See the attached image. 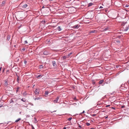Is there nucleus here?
<instances>
[{
  "label": "nucleus",
  "mask_w": 129,
  "mask_h": 129,
  "mask_svg": "<svg viewBox=\"0 0 129 129\" xmlns=\"http://www.w3.org/2000/svg\"><path fill=\"white\" fill-rule=\"evenodd\" d=\"M109 29V27H107L105 28V31L108 30Z\"/></svg>",
  "instance_id": "2f4dec72"
},
{
  "label": "nucleus",
  "mask_w": 129,
  "mask_h": 129,
  "mask_svg": "<svg viewBox=\"0 0 129 129\" xmlns=\"http://www.w3.org/2000/svg\"><path fill=\"white\" fill-rule=\"evenodd\" d=\"M67 58V57L66 56H63V58L64 59H66Z\"/></svg>",
  "instance_id": "c85d7f7f"
},
{
  "label": "nucleus",
  "mask_w": 129,
  "mask_h": 129,
  "mask_svg": "<svg viewBox=\"0 0 129 129\" xmlns=\"http://www.w3.org/2000/svg\"><path fill=\"white\" fill-rule=\"evenodd\" d=\"M34 92L36 95H38L39 94V90L38 88H37L34 91Z\"/></svg>",
  "instance_id": "f257e3e1"
},
{
  "label": "nucleus",
  "mask_w": 129,
  "mask_h": 129,
  "mask_svg": "<svg viewBox=\"0 0 129 129\" xmlns=\"http://www.w3.org/2000/svg\"><path fill=\"white\" fill-rule=\"evenodd\" d=\"M34 100H37V98H35V99H34Z\"/></svg>",
  "instance_id": "8fccbe9b"
},
{
  "label": "nucleus",
  "mask_w": 129,
  "mask_h": 129,
  "mask_svg": "<svg viewBox=\"0 0 129 129\" xmlns=\"http://www.w3.org/2000/svg\"><path fill=\"white\" fill-rule=\"evenodd\" d=\"M19 87H18L16 89V91L17 92V91H18L19 90Z\"/></svg>",
  "instance_id": "a878e982"
},
{
  "label": "nucleus",
  "mask_w": 129,
  "mask_h": 129,
  "mask_svg": "<svg viewBox=\"0 0 129 129\" xmlns=\"http://www.w3.org/2000/svg\"><path fill=\"white\" fill-rule=\"evenodd\" d=\"M45 8V7H44V6H43V7H42V8Z\"/></svg>",
  "instance_id": "5fc2aeb1"
},
{
  "label": "nucleus",
  "mask_w": 129,
  "mask_h": 129,
  "mask_svg": "<svg viewBox=\"0 0 129 129\" xmlns=\"http://www.w3.org/2000/svg\"><path fill=\"white\" fill-rule=\"evenodd\" d=\"M21 112H20L19 113H20V114H21Z\"/></svg>",
  "instance_id": "6e6d98bb"
},
{
  "label": "nucleus",
  "mask_w": 129,
  "mask_h": 129,
  "mask_svg": "<svg viewBox=\"0 0 129 129\" xmlns=\"http://www.w3.org/2000/svg\"><path fill=\"white\" fill-rule=\"evenodd\" d=\"M47 42H49V40H47Z\"/></svg>",
  "instance_id": "864d4df0"
},
{
  "label": "nucleus",
  "mask_w": 129,
  "mask_h": 129,
  "mask_svg": "<svg viewBox=\"0 0 129 129\" xmlns=\"http://www.w3.org/2000/svg\"><path fill=\"white\" fill-rule=\"evenodd\" d=\"M1 107V106H0V107Z\"/></svg>",
  "instance_id": "774afa93"
},
{
  "label": "nucleus",
  "mask_w": 129,
  "mask_h": 129,
  "mask_svg": "<svg viewBox=\"0 0 129 129\" xmlns=\"http://www.w3.org/2000/svg\"><path fill=\"white\" fill-rule=\"evenodd\" d=\"M42 76L41 75H39L38 76H37L36 77L37 78H39L40 77H41Z\"/></svg>",
  "instance_id": "412c9836"
},
{
  "label": "nucleus",
  "mask_w": 129,
  "mask_h": 129,
  "mask_svg": "<svg viewBox=\"0 0 129 129\" xmlns=\"http://www.w3.org/2000/svg\"><path fill=\"white\" fill-rule=\"evenodd\" d=\"M4 85L5 86L7 87L8 85V83L6 80H5L4 81Z\"/></svg>",
  "instance_id": "423d86ee"
},
{
  "label": "nucleus",
  "mask_w": 129,
  "mask_h": 129,
  "mask_svg": "<svg viewBox=\"0 0 129 129\" xmlns=\"http://www.w3.org/2000/svg\"><path fill=\"white\" fill-rule=\"evenodd\" d=\"M2 69V67L0 68V71H1Z\"/></svg>",
  "instance_id": "de8ad7c7"
},
{
  "label": "nucleus",
  "mask_w": 129,
  "mask_h": 129,
  "mask_svg": "<svg viewBox=\"0 0 129 129\" xmlns=\"http://www.w3.org/2000/svg\"><path fill=\"white\" fill-rule=\"evenodd\" d=\"M26 63H27V61L25 60H24V63H25V64H26Z\"/></svg>",
  "instance_id": "e433bc0d"
},
{
  "label": "nucleus",
  "mask_w": 129,
  "mask_h": 129,
  "mask_svg": "<svg viewBox=\"0 0 129 129\" xmlns=\"http://www.w3.org/2000/svg\"><path fill=\"white\" fill-rule=\"evenodd\" d=\"M111 1V0H108V2H110Z\"/></svg>",
  "instance_id": "3c124183"
},
{
  "label": "nucleus",
  "mask_w": 129,
  "mask_h": 129,
  "mask_svg": "<svg viewBox=\"0 0 129 129\" xmlns=\"http://www.w3.org/2000/svg\"><path fill=\"white\" fill-rule=\"evenodd\" d=\"M42 99V97H39L37 98V100H39L41 99Z\"/></svg>",
  "instance_id": "aec40b11"
},
{
  "label": "nucleus",
  "mask_w": 129,
  "mask_h": 129,
  "mask_svg": "<svg viewBox=\"0 0 129 129\" xmlns=\"http://www.w3.org/2000/svg\"><path fill=\"white\" fill-rule=\"evenodd\" d=\"M103 8V7L102 6H101L99 8Z\"/></svg>",
  "instance_id": "a18cd8bd"
},
{
  "label": "nucleus",
  "mask_w": 129,
  "mask_h": 129,
  "mask_svg": "<svg viewBox=\"0 0 129 129\" xmlns=\"http://www.w3.org/2000/svg\"><path fill=\"white\" fill-rule=\"evenodd\" d=\"M106 10H105V13L106 12ZM105 14H107L106 13H105Z\"/></svg>",
  "instance_id": "13d9d810"
},
{
  "label": "nucleus",
  "mask_w": 129,
  "mask_h": 129,
  "mask_svg": "<svg viewBox=\"0 0 129 129\" xmlns=\"http://www.w3.org/2000/svg\"><path fill=\"white\" fill-rule=\"evenodd\" d=\"M108 117V116H107V117H105V119L107 118Z\"/></svg>",
  "instance_id": "49530a36"
},
{
  "label": "nucleus",
  "mask_w": 129,
  "mask_h": 129,
  "mask_svg": "<svg viewBox=\"0 0 129 129\" xmlns=\"http://www.w3.org/2000/svg\"><path fill=\"white\" fill-rule=\"evenodd\" d=\"M5 1H3L2 2V4H1L2 6H3V5L5 4Z\"/></svg>",
  "instance_id": "a211bd4d"
},
{
  "label": "nucleus",
  "mask_w": 129,
  "mask_h": 129,
  "mask_svg": "<svg viewBox=\"0 0 129 129\" xmlns=\"http://www.w3.org/2000/svg\"><path fill=\"white\" fill-rule=\"evenodd\" d=\"M21 119L20 118H18L16 120H15V122H17L19 121L20 120H21Z\"/></svg>",
  "instance_id": "4468645a"
},
{
  "label": "nucleus",
  "mask_w": 129,
  "mask_h": 129,
  "mask_svg": "<svg viewBox=\"0 0 129 129\" xmlns=\"http://www.w3.org/2000/svg\"><path fill=\"white\" fill-rule=\"evenodd\" d=\"M77 115H78V114H76V115H75L76 116Z\"/></svg>",
  "instance_id": "680f3d73"
},
{
  "label": "nucleus",
  "mask_w": 129,
  "mask_h": 129,
  "mask_svg": "<svg viewBox=\"0 0 129 129\" xmlns=\"http://www.w3.org/2000/svg\"><path fill=\"white\" fill-rule=\"evenodd\" d=\"M115 42L119 43L120 42V41L119 40H116L115 41Z\"/></svg>",
  "instance_id": "b1692460"
},
{
  "label": "nucleus",
  "mask_w": 129,
  "mask_h": 129,
  "mask_svg": "<svg viewBox=\"0 0 129 129\" xmlns=\"http://www.w3.org/2000/svg\"><path fill=\"white\" fill-rule=\"evenodd\" d=\"M72 54V52H71V53H69L68 55V56H70V55Z\"/></svg>",
  "instance_id": "5701e85b"
},
{
  "label": "nucleus",
  "mask_w": 129,
  "mask_h": 129,
  "mask_svg": "<svg viewBox=\"0 0 129 129\" xmlns=\"http://www.w3.org/2000/svg\"><path fill=\"white\" fill-rule=\"evenodd\" d=\"M129 28V25L128 26L126 27L124 29V31H126L128 30V29Z\"/></svg>",
  "instance_id": "0eeeda50"
},
{
  "label": "nucleus",
  "mask_w": 129,
  "mask_h": 129,
  "mask_svg": "<svg viewBox=\"0 0 129 129\" xmlns=\"http://www.w3.org/2000/svg\"><path fill=\"white\" fill-rule=\"evenodd\" d=\"M106 120H105V124L106 123Z\"/></svg>",
  "instance_id": "bf43d9fd"
},
{
  "label": "nucleus",
  "mask_w": 129,
  "mask_h": 129,
  "mask_svg": "<svg viewBox=\"0 0 129 129\" xmlns=\"http://www.w3.org/2000/svg\"><path fill=\"white\" fill-rule=\"evenodd\" d=\"M59 99V97L57 96L56 99L55 100H54L53 101L54 103H57V102L58 101Z\"/></svg>",
  "instance_id": "7ed1b4c3"
},
{
  "label": "nucleus",
  "mask_w": 129,
  "mask_h": 129,
  "mask_svg": "<svg viewBox=\"0 0 129 129\" xmlns=\"http://www.w3.org/2000/svg\"><path fill=\"white\" fill-rule=\"evenodd\" d=\"M13 103V101L12 100H11V101L10 102V103Z\"/></svg>",
  "instance_id": "4c0bfd02"
},
{
  "label": "nucleus",
  "mask_w": 129,
  "mask_h": 129,
  "mask_svg": "<svg viewBox=\"0 0 129 129\" xmlns=\"http://www.w3.org/2000/svg\"><path fill=\"white\" fill-rule=\"evenodd\" d=\"M105 111H106V108H105Z\"/></svg>",
  "instance_id": "0e129e2a"
},
{
  "label": "nucleus",
  "mask_w": 129,
  "mask_h": 129,
  "mask_svg": "<svg viewBox=\"0 0 129 129\" xmlns=\"http://www.w3.org/2000/svg\"><path fill=\"white\" fill-rule=\"evenodd\" d=\"M104 82V80H101L99 82V84H102V85L103 86L104 85V83H103V82Z\"/></svg>",
  "instance_id": "20e7f679"
},
{
  "label": "nucleus",
  "mask_w": 129,
  "mask_h": 129,
  "mask_svg": "<svg viewBox=\"0 0 129 129\" xmlns=\"http://www.w3.org/2000/svg\"><path fill=\"white\" fill-rule=\"evenodd\" d=\"M55 111H53V112H55Z\"/></svg>",
  "instance_id": "69168bd1"
},
{
  "label": "nucleus",
  "mask_w": 129,
  "mask_h": 129,
  "mask_svg": "<svg viewBox=\"0 0 129 129\" xmlns=\"http://www.w3.org/2000/svg\"><path fill=\"white\" fill-rule=\"evenodd\" d=\"M92 129H94V128H92Z\"/></svg>",
  "instance_id": "338daca9"
},
{
  "label": "nucleus",
  "mask_w": 129,
  "mask_h": 129,
  "mask_svg": "<svg viewBox=\"0 0 129 129\" xmlns=\"http://www.w3.org/2000/svg\"><path fill=\"white\" fill-rule=\"evenodd\" d=\"M43 54L44 55H47L48 54V52L46 51H44L43 52Z\"/></svg>",
  "instance_id": "9d476101"
},
{
  "label": "nucleus",
  "mask_w": 129,
  "mask_h": 129,
  "mask_svg": "<svg viewBox=\"0 0 129 129\" xmlns=\"http://www.w3.org/2000/svg\"><path fill=\"white\" fill-rule=\"evenodd\" d=\"M21 100L23 102H25V99H24V100H23V99H21Z\"/></svg>",
  "instance_id": "bb28decb"
},
{
  "label": "nucleus",
  "mask_w": 129,
  "mask_h": 129,
  "mask_svg": "<svg viewBox=\"0 0 129 129\" xmlns=\"http://www.w3.org/2000/svg\"><path fill=\"white\" fill-rule=\"evenodd\" d=\"M108 69H107V67H106V66H105V70H108Z\"/></svg>",
  "instance_id": "c03bdc74"
},
{
  "label": "nucleus",
  "mask_w": 129,
  "mask_h": 129,
  "mask_svg": "<svg viewBox=\"0 0 129 129\" xmlns=\"http://www.w3.org/2000/svg\"><path fill=\"white\" fill-rule=\"evenodd\" d=\"M34 119H35V121H34V122L35 123H36L37 122V120H36V118L35 117V118H34Z\"/></svg>",
  "instance_id": "cd10ccee"
},
{
  "label": "nucleus",
  "mask_w": 129,
  "mask_h": 129,
  "mask_svg": "<svg viewBox=\"0 0 129 129\" xmlns=\"http://www.w3.org/2000/svg\"><path fill=\"white\" fill-rule=\"evenodd\" d=\"M32 129H35L33 125H32Z\"/></svg>",
  "instance_id": "ea45409f"
},
{
  "label": "nucleus",
  "mask_w": 129,
  "mask_h": 129,
  "mask_svg": "<svg viewBox=\"0 0 129 129\" xmlns=\"http://www.w3.org/2000/svg\"><path fill=\"white\" fill-rule=\"evenodd\" d=\"M27 42L26 40H25L24 41V44H27Z\"/></svg>",
  "instance_id": "72a5a7b5"
},
{
  "label": "nucleus",
  "mask_w": 129,
  "mask_h": 129,
  "mask_svg": "<svg viewBox=\"0 0 129 129\" xmlns=\"http://www.w3.org/2000/svg\"><path fill=\"white\" fill-rule=\"evenodd\" d=\"M109 108H112L114 110H115V109L114 108H113V107H109Z\"/></svg>",
  "instance_id": "c9c22d12"
},
{
  "label": "nucleus",
  "mask_w": 129,
  "mask_h": 129,
  "mask_svg": "<svg viewBox=\"0 0 129 129\" xmlns=\"http://www.w3.org/2000/svg\"><path fill=\"white\" fill-rule=\"evenodd\" d=\"M48 93V91H45V95H47Z\"/></svg>",
  "instance_id": "6ab92c4d"
},
{
  "label": "nucleus",
  "mask_w": 129,
  "mask_h": 129,
  "mask_svg": "<svg viewBox=\"0 0 129 129\" xmlns=\"http://www.w3.org/2000/svg\"><path fill=\"white\" fill-rule=\"evenodd\" d=\"M72 118V117H70L68 119V120L69 121H70L71 120Z\"/></svg>",
  "instance_id": "393cba45"
},
{
  "label": "nucleus",
  "mask_w": 129,
  "mask_h": 129,
  "mask_svg": "<svg viewBox=\"0 0 129 129\" xmlns=\"http://www.w3.org/2000/svg\"><path fill=\"white\" fill-rule=\"evenodd\" d=\"M57 29L59 31L61 30V29L60 26H58L57 27Z\"/></svg>",
  "instance_id": "2eb2a0df"
},
{
  "label": "nucleus",
  "mask_w": 129,
  "mask_h": 129,
  "mask_svg": "<svg viewBox=\"0 0 129 129\" xmlns=\"http://www.w3.org/2000/svg\"><path fill=\"white\" fill-rule=\"evenodd\" d=\"M80 26V25H79L76 24L74 26H73L72 28L74 29H78L79 28Z\"/></svg>",
  "instance_id": "f03ea898"
},
{
  "label": "nucleus",
  "mask_w": 129,
  "mask_h": 129,
  "mask_svg": "<svg viewBox=\"0 0 129 129\" xmlns=\"http://www.w3.org/2000/svg\"><path fill=\"white\" fill-rule=\"evenodd\" d=\"M110 106V105H106L105 106V107H109Z\"/></svg>",
  "instance_id": "c756f323"
},
{
  "label": "nucleus",
  "mask_w": 129,
  "mask_h": 129,
  "mask_svg": "<svg viewBox=\"0 0 129 129\" xmlns=\"http://www.w3.org/2000/svg\"><path fill=\"white\" fill-rule=\"evenodd\" d=\"M23 94L24 96H25L27 94V93H26V92L25 91L23 92Z\"/></svg>",
  "instance_id": "dca6fc26"
},
{
  "label": "nucleus",
  "mask_w": 129,
  "mask_h": 129,
  "mask_svg": "<svg viewBox=\"0 0 129 129\" xmlns=\"http://www.w3.org/2000/svg\"><path fill=\"white\" fill-rule=\"evenodd\" d=\"M97 31L96 30H91L90 31V33H97Z\"/></svg>",
  "instance_id": "6e6552de"
},
{
  "label": "nucleus",
  "mask_w": 129,
  "mask_h": 129,
  "mask_svg": "<svg viewBox=\"0 0 129 129\" xmlns=\"http://www.w3.org/2000/svg\"><path fill=\"white\" fill-rule=\"evenodd\" d=\"M125 7H128V6L126 5Z\"/></svg>",
  "instance_id": "603ef678"
},
{
  "label": "nucleus",
  "mask_w": 129,
  "mask_h": 129,
  "mask_svg": "<svg viewBox=\"0 0 129 129\" xmlns=\"http://www.w3.org/2000/svg\"><path fill=\"white\" fill-rule=\"evenodd\" d=\"M77 124L79 125V127H80V128H81L82 127V126L81 125H80L79 124H78V123Z\"/></svg>",
  "instance_id": "f704fd0d"
},
{
  "label": "nucleus",
  "mask_w": 129,
  "mask_h": 129,
  "mask_svg": "<svg viewBox=\"0 0 129 129\" xmlns=\"http://www.w3.org/2000/svg\"><path fill=\"white\" fill-rule=\"evenodd\" d=\"M53 65L54 67H56L57 66L56 63L55 61H53L52 62Z\"/></svg>",
  "instance_id": "39448f33"
},
{
  "label": "nucleus",
  "mask_w": 129,
  "mask_h": 129,
  "mask_svg": "<svg viewBox=\"0 0 129 129\" xmlns=\"http://www.w3.org/2000/svg\"><path fill=\"white\" fill-rule=\"evenodd\" d=\"M86 124L87 126H89L90 125V124L89 123L87 122L86 123Z\"/></svg>",
  "instance_id": "4be33fe9"
},
{
  "label": "nucleus",
  "mask_w": 129,
  "mask_h": 129,
  "mask_svg": "<svg viewBox=\"0 0 129 129\" xmlns=\"http://www.w3.org/2000/svg\"><path fill=\"white\" fill-rule=\"evenodd\" d=\"M84 112H85L84 111H83V112H82L80 114H79V115H81V114L84 113Z\"/></svg>",
  "instance_id": "473e14b6"
},
{
  "label": "nucleus",
  "mask_w": 129,
  "mask_h": 129,
  "mask_svg": "<svg viewBox=\"0 0 129 129\" xmlns=\"http://www.w3.org/2000/svg\"><path fill=\"white\" fill-rule=\"evenodd\" d=\"M30 117V115H27V116H26V117Z\"/></svg>",
  "instance_id": "a19ab883"
},
{
  "label": "nucleus",
  "mask_w": 129,
  "mask_h": 129,
  "mask_svg": "<svg viewBox=\"0 0 129 129\" xmlns=\"http://www.w3.org/2000/svg\"><path fill=\"white\" fill-rule=\"evenodd\" d=\"M66 127H64L63 128V129H66Z\"/></svg>",
  "instance_id": "09e8293b"
},
{
  "label": "nucleus",
  "mask_w": 129,
  "mask_h": 129,
  "mask_svg": "<svg viewBox=\"0 0 129 129\" xmlns=\"http://www.w3.org/2000/svg\"><path fill=\"white\" fill-rule=\"evenodd\" d=\"M76 99V98H74V99L75 100V99Z\"/></svg>",
  "instance_id": "4d7b16f0"
},
{
  "label": "nucleus",
  "mask_w": 129,
  "mask_h": 129,
  "mask_svg": "<svg viewBox=\"0 0 129 129\" xmlns=\"http://www.w3.org/2000/svg\"><path fill=\"white\" fill-rule=\"evenodd\" d=\"M43 68V66L42 64H41L39 66V68L40 69H41Z\"/></svg>",
  "instance_id": "ddd939ff"
},
{
  "label": "nucleus",
  "mask_w": 129,
  "mask_h": 129,
  "mask_svg": "<svg viewBox=\"0 0 129 129\" xmlns=\"http://www.w3.org/2000/svg\"><path fill=\"white\" fill-rule=\"evenodd\" d=\"M93 4L92 3H90L88 4V6L90 7L91 6L93 5Z\"/></svg>",
  "instance_id": "f3484780"
},
{
  "label": "nucleus",
  "mask_w": 129,
  "mask_h": 129,
  "mask_svg": "<svg viewBox=\"0 0 129 129\" xmlns=\"http://www.w3.org/2000/svg\"><path fill=\"white\" fill-rule=\"evenodd\" d=\"M25 50V48H23L21 49V51H24Z\"/></svg>",
  "instance_id": "7c9ffc66"
},
{
  "label": "nucleus",
  "mask_w": 129,
  "mask_h": 129,
  "mask_svg": "<svg viewBox=\"0 0 129 129\" xmlns=\"http://www.w3.org/2000/svg\"><path fill=\"white\" fill-rule=\"evenodd\" d=\"M124 107H125V106H122L121 107V108H124Z\"/></svg>",
  "instance_id": "79ce46f5"
},
{
  "label": "nucleus",
  "mask_w": 129,
  "mask_h": 129,
  "mask_svg": "<svg viewBox=\"0 0 129 129\" xmlns=\"http://www.w3.org/2000/svg\"><path fill=\"white\" fill-rule=\"evenodd\" d=\"M34 86H35V85H34V86H33V87Z\"/></svg>",
  "instance_id": "e2e57ef3"
},
{
  "label": "nucleus",
  "mask_w": 129,
  "mask_h": 129,
  "mask_svg": "<svg viewBox=\"0 0 129 129\" xmlns=\"http://www.w3.org/2000/svg\"><path fill=\"white\" fill-rule=\"evenodd\" d=\"M21 25H20L18 27L19 28H20L21 27Z\"/></svg>",
  "instance_id": "37998d69"
},
{
  "label": "nucleus",
  "mask_w": 129,
  "mask_h": 129,
  "mask_svg": "<svg viewBox=\"0 0 129 129\" xmlns=\"http://www.w3.org/2000/svg\"><path fill=\"white\" fill-rule=\"evenodd\" d=\"M27 4H25L23 5L22 6V8L23 9L27 7Z\"/></svg>",
  "instance_id": "1a4fd4ad"
},
{
  "label": "nucleus",
  "mask_w": 129,
  "mask_h": 129,
  "mask_svg": "<svg viewBox=\"0 0 129 129\" xmlns=\"http://www.w3.org/2000/svg\"><path fill=\"white\" fill-rule=\"evenodd\" d=\"M96 115V114H93L92 115V116H93V117H94Z\"/></svg>",
  "instance_id": "58836bf2"
},
{
  "label": "nucleus",
  "mask_w": 129,
  "mask_h": 129,
  "mask_svg": "<svg viewBox=\"0 0 129 129\" xmlns=\"http://www.w3.org/2000/svg\"><path fill=\"white\" fill-rule=\"evenodd\" d=\"M10 38V35H8L7 37V40L8 41H9Z\"/></svg>",
  "instance_id": "9b49d317"
},
{
  "label": "nucleus",
  "mask_w": 129,
  "mask_h": 129,
  "mask_svg": "<svg viewBox=\"0 0 129 129\" xmlns=\"http://www.w3.org/2000/svg\"><path fill=\"white\" fill-rule=\"evenodd\" d=\"M109 56V58L111 57V56Z\"/></svg>",
  "instance_id": "052dcab7"
},
{
  "label": "nucleus",
  "mask_w": 129,
  "mask_h": 129,
  "mask_svg": "<svg viewBox=\"0 0 129 129\" xmlns=\"http://www.w3.org/2000/svg\"><path fill=\"white\" fill-rule=\"evenodd\" d=\"M16 75L17 76V82H18V83H19V77L17 75V74H16Z\"/></svg>",
  "instance_id": "f8f14e48"
}]
</instances>
